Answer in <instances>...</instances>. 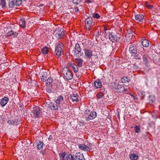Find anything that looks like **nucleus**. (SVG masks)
<instances>
[{
    "label": "nucleus",
    "mask_w": 160,
    "mask_h": 160,
    "mask_svg": "<svg viewBox=\"0 0 160 160\" xmlns=\"http://www.w3.org/2000/svg\"><path fill=\"white\" fill-rule=\"evenodd\" d=\"M26 0H16L15 1L16 5L17 6H19L22 4V1H26Z\"/></svg>",
    "instance_id": "nucleus-37"
},
{
    "label": "nucleus",
    "mask_w": 160,
    "mask_h": 160,
    "mask_svg": "<svg viewBox=\"0 0 160 160\" xmlns=\"http://www.w3.org/2000/svg\"><path fill=\"white\" fill-rule=\"evenodd\" d=\"M53 79L52 78H49L47 81L46 86L47 87H49L50 85L52 84Z\"/></svg>",
    "instance_id": "nucleus-29"
},
{
    "label": "nucleus",
    "mask_w": 160,
    "mask_h": 160,
    "mask_svg": "<svg viewBox=\"0 0 160 160\" xmlns=\"http://www.w3.org/2000/svg\"><path fill=\"white\" fill-rule=\"evenodd\" d=\"M15 1L16 0H9L8 5L10 8H12L14 7L16 5Z\"/></svg>",
    "instance_id": "nucleus-26"
},
{
    "label": "nucleus",
    "mask_w": 160,
    "mask_h": 160,
    "mask_svg": "<svg viewBox=\"0 0 160 160\" xmlns=\"http://www.w3.org/2000/svg\"><path fill=\"white\" fill-rule=\"evenodd\" d=\"M97 116L96 112H95L93 111L90 112L89 114L87 117H86V120L87 121H89L90 120L95 118Z\"/></svg>",
    "instance_id": "nucleus-8"
},
{
    "label": "nucleus",
    "mask_w": 160,
    "mask_h": 160,
    "mask_svg": "<svg viewBox=\"0 0 160 160\" xmlns=\"http://www.w3.org/2000/svg\"><path fill=\"white\" fill-rule=\"evenodd\" d=\"M141 53L140 52L137 51L134 54V58L137 60H140L142 56V55Z\"/></svg>",
    "instance_id": "nucleus-17"
},
{
    "label": "nucleus",
    "mask_w": 160,
    "mask_h": 160,
    "mask_svg": "<svg viewBox=\"0 0 160 160\" xmlns=\"http://www.w3.org/2000/svg\"><path fill=\"white\" fill-rule=\"evenodd\" d=\"M135 19L138 22H142L144 16L143 15L137 14L135 15Z\"/></svg>",
    "instance_id": "nucleus-18"
},
{
    "label": "nucleus",
    "mask_w": 160,
    "mask_h": 160,
    "mask_svg": "<svg viewBox=\"0 0 160 160\" xmlns=\"http://www.w3.org/2000/svg\"><path fill=\"white\" fill-rule=\"evenodd\" d=\"M98 34L99 35H101L103 33H101V32H99V31H98Z\"/></svg>",
    "instance_id": "nucleus-54"
},
{
    "label": "nucleus",
    "mask_w": 160,
    "mask_h": 160,
    "mask_svg": "<svg viewBox=\"0 0 160 160\" xmlns=\"http://www.w3.org/2000/svg\"><path fill=\"white\" fill-rule=\"evenodd\" d=\"M112 86L119 92H122L123 91H126L127 89H125L124 87L121 85L117 84L115 83H112Z\"/></svg>",
    "instance_id": "nucleus-4"
},
{
    "label": "nucleus",
    "mask_w": 160,
    "mask_h": 160,
    "mask_svg": "<svg viewBox=\"0 0 160 160\" xmlns=\"http://www.w3.org/2000/svg\"><path fill=\"white\" fill-rule=\"evenodd\" d=\"M73 65H73L72 63H70L69 65V66L71 67V66H73Z\"/></svg>",
    "instance_id": "nucleus-55"
},
{
    "label": "nucleus",
    "mask_w": 160,
    "mask_h": 160,
    "mask_svg": "<svg viewBox=\"0 0 160 160\" xmlns=\"http://www.w3.org/2000/svg\"><path fill=\"white\" fill-rule=\"evenodd\" d=\"M73 11H74L75 13H77L79 12V9L78 7H75L73 8Z\"/></svg>",
    "instance_id": "nucleus-47"
},
{
    "label": "nucleus",
    "mask_w": 160,
    "mask_h": 160,
    "mask_svg": "<svg viewBox=\"0 0 160 160\" xmlns=\"http://www.w3.org/2000/svg\"><path fill=\"white\" fill-rule=\"evenodd\" d=\"M62 72L67 79L70 80L72 78V73L68 67H64L62 69Z\"/></svg>",
    "instance_id": "nucleus-1"
},
{
    "label": "nucleus",
    "mask_w": 160,
    "mask_h": 160,
    "mask_svg": "<svg viewBox=\"0 0 160 160\" xmlns=\"http://www.w3.org/2000/svg\"><path fill=\"white\" fill-rule=\"evenodd\" d=\"M63 99L62 96L61 95L59 96L58 97L56 101V103L58 105L60 106V102L62 101Z\"/></svg>",
    "instance_id": "nucleus-27"
},
{
    "label": "nucleus",
    "mask_w": 160,
    "mask_h": 160,
    "mask_svg": "<svg viewBox=\"0 0 160 160\" xmlns=\"http://www.w3.org/2000/svg\"><path fill=\"white\" fill-rule=\"evenodd\" d=\"M62 46L61 44H58L56 48L55 52L57 56H59L61 55L62 50Z\"/></svg>",
    "instance_id": "nucleus-9"
},
{
    "label": "nucleus",
    "mask_w": 160,
    "mask_h": 160,
    "mask_svg": "<svg viewBox=\"0 0 160 160\" xmlns=\"http://www.w3.org/2000/svg\"><path fill=\"white\" fill-rule=\"evenodd\" d=\"M95 22L92 21V18L90 17L87 18L85 21V26L86 29L88 31L94 25Z\"/></svg>",
    "instance_id": "nucleus-2"
},
{
    "label": "nucleus",
    "mask_w": 160,
    "mask_h": 160,
    "mask_svg": "<svg viewBox=\"0 0 160 160\" xmlns=\"http://www.w3.org/2000/svg\"><path fill=\"white\" fill-rule=\"evenodd\" d=\"M10 125H14L13 124V120H8L7 122Z\"/></svg>",
    "instance_id": "nucleus-46"
},
{
    "label": "nucleus",
    "mask_w": 160,
    "mask_h": 160,
    "mask_svg": "<svg viewBox=\"0 0 160 160\" xmlns=\"http://www.w3.org/2000/svg\"><path fill=\"white\" fill-rule=\"evenodd\" d=\"M95 56L96 57V58H98V56H97V55H95Z\"/></svg>",
    "instance_id": "nucleus-58"
},
{
    "label": "nucleus",
    "mask_w": 160,
    "mask_h": 160,
    "mask_svg": "<svg viewBox=\"0 0 160 160\" xmlns=\"http://www.w3.org/2000/svg\"><path fill=\"white\" fill-rule=\"evenodd\" d=\"M74 156L76 160H81L83 158V154H81L80 152L76 153Z\"/></svg>",
    "instance_id": "nucleus-20"
},
{
    "label": "nucleus",
    "mask_w": 160,
    "mask_h": 160,
    "mask_svg": "<svg viewBox=\"0 0 160 160\" xmlns=\"http://www.w3.org/2000/svg\"><path fill=\"white\" fill-rule=\"evenodd\" d=\"M103 94L102 92H100L98 94H97V97L98 98H100L103 96Z\"/></svg>",
    "instance_id": "nucleus-43"
},
{
    "label": "nucleus",
    "mask_w": 160,
    "mask_h": 160,
    "mask_svg": "<svg viewBox=\"0 0 160 160\" xmlns=\"http://www.w3.org/2000/svg\"><path fill=\"white\" fill-rule=\"evenodd\" d=\"M109 39L112 42H115L118 41L120 38L112 32L109 35Z\"/></svg>",
    "instance_id": "nucleus-5"
},
{
    "label": "nucleus",
    "mask_w": 160,
    "mask_h": 160,
    "mask_svg": "<svg viewBox=\"0 0 160 160\" xmlns=\"http://www.w3.org/2000/svg\"><path fill=\"white\" fill-rule=\"evenodd\" d=\"M86 2L88 3H89L91 2L90 0H87L86 1Z\"/></svg>",
    "instance_id": "nucleus-52"
},
{
    "label": "nucleus",
    "mask_w": 160,
    "mask_h": 160,
    "mask_svg": "<svg viewBox=\"0 0 160 160\" xmlns=\"http://www.w3.org/2000/svg\"><path fill=\"white\" fill-rule=\"evenodd\" d=\"M9 100V99L7 97H5L3 98L0 102V104L2 107H4L7 104Z\"/></svg>",
    "instance_id": "nucleus-15"
},
{
    "label": "nucleus",
    "mask_w": 160,
    "mask_h": 160,
    "mask_svg": "<svg viewBox=\"0 0 160 160\" xmlns=\"http://www.w3.org/2000/svg\"><path fill=\"white\" fill-rule=\"evenodd\" d=\"M90 112V110L89 109H87L84 112V114H88Z\"/></svg>",
    "instance_id": "nucleus-48"
},
{
    "label": "nucleus",
    "mask_w": 160,
    "mask_h": 160,
    "mask_svg": "<svg viewBox=\"0 0 160 160\" xmlns=\"http://www.w3.org/2000/svg\"><path fill=\"white\" fill-rule=\"evenodd\" d=\"M78 95L77 94L73 93L71 96L70 98L72 102L76 101L78 102L79 101V99L78 98Z\"/></svg>",
    "instance_id": "nucleus-13"
},
{
    "label": "nucleus",
    "mask_w": 160,
    "mask_h": 160,
    "mask_svg": "<svg viewBox=\"0 0 160 160\" xmlns=\"http://www.w3.org/2000/svg\"><path fill=\"white\" fill-rule=\"evenodd\" d=\"M134 128H135V132L138 133L140 132V129L139 126L136 125Z\"/></svg>",
    "instance_id": "nucleus-40"
},
{
    "label": "nucleus",
    "mask_w": 160,
    "mask_h": 160,
    "mask_svg": "<svg viewBox=\"0 0 160 160\" xmlns=\"http://www.w3.org/2000/svg\"><path fill=\"white\" fill-rule=\"evenodd\" d=\"M62 31V32H60V34H58V33H57V32H54V34L55 36L58 38H62L64 35V31Z\"/></svg>",
    "instance_id": "nucleus-19"
},
{
    "label": "nucleus",
    "mask_w": 160,
    "mask_h": 160,
    "mask_svg": "<svg viewBox=\"0 0 160 160\" xmlns=\"http://www.w3.org/2000/svg\"><path fill=\"white\" fill-rule=\"evenodd\" d=\"M75 60L76 61V63L78 65V66L79 67H81L82 65V61L83 60L81 59H78V58H76L75 59Z\"/></svg>",
    "instance_id": "nucleus-23"
},
{
    "label": "nucleus",
    "mask_w": 160,
    "mask_h": 160,
    "mask_svg": "<svg viewBox=\"0 0 160 160\" xmlns=\"http://www.w3.org/2000/svg\"><path fill=\"white\" fill-rule=\"evenodd\" d=\"M20 122L19 120L17 119H14V120H13V124L14 125H17L19 124L20 123Z\"/></svg>",
    "instance_id": "nucleus-42"
},
{
    "label": "nucleus",
    "mask_w": 160,
    "mask_h": 160,
    "mask_svg": "<svg viewBox=\"0 0 160 160\" xmlns=\"http://www.w3.org/2000/svg\"><path fill=\"white\" fill-rule=\"evenodd\" d=\"M59 155L61 160H65L64 157L66 155L65 153L62 152V153H59Z\"/></svg>",
    "instance_id": "nucleus-36"
},
{
    "label": "nucleus",
    "mask_w": 160,
    "mask_h": 160,
    "mask_svg": "<svg viewBox=\"0 0 160 160\" xmlns=\"http://www.w3.org/2000/svg\"><path fill=\"white\" fill-rule=\"evenodd\" d=\"M41 52L43 54H47L48 52V48L47 47H44L41 49Z\"/></svg>",
    "instance_id": "nucleus-25"
},
{
    "label": "nucleus",
    "mask_w": 160,
    "mask_h": 160,
    "mask_svg": "<svg viewBox=\"0 0 160 160\" xmlns=\"http://www.w3.org/2000/svg\"><path fill=\"white\" fill-rule=\"evenodd\" d=\"M129 51L131 54H134L137 51L136 46L133 44L130 45L129 47Z\"/></svg>",
    "instance_id": "nucleus-11"
},
{
    "label": "nucleus",
    "mask_w": 160,
    "mask_h": 160,
    "mask_svg": "<svg viewBox=\"0 0 160 160\" xmlns=\"http://www.w3.org/2000/svg\"><path fill=\"white\" fill-rule=\"evenodd\" d=\"M129 94H131V93L130 92L129 93Z\"/></svg>",
    "instance_id": "nucleus-59"
},
{
    "label": "nucleus",
    "mask_w": 160,
    "mask_h": 160,
    "mask_svg": "<svg viewBox=\"0 0 160 160\" xmlns=\"http://www.w3.org/2000/svg\"><path fill=\"white\" fill-rule=\"evenodd\" d=\"M62 31H64L62 28H58L54 32H57V33L60 34V32H62Z\"/></svg>",
    "instance_id": "nucleus-44"
},
{
    "label": "nucleus",
    "mask_w": 160,
    "mask_h": 160,
    "mask_svg": "<svg viewBox=\"0 0 160 160\" xmlns=\"http://www.w3.org/2000/svg\"><path fill=\"white\" fill-rule=\"evenodd\" d=\"M18 32H13L12 30L8 32L5 35V37H7L8 36H12V37L15 38L18 35Z\"/></svg>",
    "instance_id": "nucleus-10"
},
{
    "label": "nucleus",
    "mask_w": 160,
    "mask_h": 160,
    "mask_svg": "<svg viewBox=\"0 0 160 160\" xmlns=\"http://www.w3.org/2000/svg\"><path fill=\"white\" fill-rule=\"evenodd\" d=\"M148 5L149 4H148V2H145V5L147 7V6H148Z\"/></svg>",
    "instance_id": "nucleus-53"
},
{
    "label": "nucleus",
    "mask_w": 160,
    "mask_h": 160,
    "mask_svg": "<svg viewBox=\"0 0 160 160\" xmlns=\"http://www.w3.org/2000/svg\"><path fill=\"white\" fill-rule=\"evenodd\" d=\"M33 116L34 117L38 118L39 117L41 113V111L38 107H35L33 108L32 111Z\"/></svg>",
    "instance_id": "nucleus-6"
},
{
    "label": "nucleus",
    "mask_w": 160,
    "mask_h": 160,
    "mask_svg": "<svg viewBox=\"0 0 160 160\" xmlns=\"http://www.w3.org/2000/svg\"><path fill=\"white\" fill-rule=\"evenodd\" d=\"M134 31L133 32L131 30H128L127 32V33L126 34V37L127 38V41H129L132 39V37L133 35Z\"/></svg>",
    "instance_id": "nucleus-12"
},
{
    "label": "nucleus",
    "mask_w": 160,
    "mask_h": 160,
    "mask_svg": "<svg viewBox=\"0 0 160 160\" xmlns=\"http://www.w3.org/2000/svg\"><path fill=\"white\" fill-rule=\"evenodd\" d=\"M52 135H50L49 137L48 138V139L49 141H51L52 139Z\"/></svg>",
    "instance_id": "nucleus-51"
},
{
    "label": "nucleus",
    "mask_w": 160,
    "mask_h": 160,
    "mask_svg": "<svg viewBox=\"0 0 160 160\" xmlns=\"http://www.w3.org/2000/svg\"><path fill=\"white\" fill-rule=\"evenodd\" d=\"M121 81L123 83L128 82L130 81V78L129 77H125L121 78Z\"/></svg>",
    "instance_id": "nucleus-30"
},
{
    "label": "nucleus",
    "mask_w": 160,
    "mask_h": 160,
    "mask_svg": "<svg viewBox=\"0 0 160 160\" xmlns=\"http://www.w3.org/2000/svg\"><path fill=\"white\" fill-rule=\"evenodd\" d=\"M104 29L105 31V33H106V31L107 30H108V29H106V28L105 27H104Z\"/></svg>",
    "instance_id": "nucleus-56"
},
{
    "label": "nucleus",
    "mask_w": 160,
    "mask_h": 160,
    "mask_svg": "<svg viewBox=\"0 0 160 160\" xmlns=\"http://www.w3.org/2000/svg\"><path fill=\"white\" fill-rule=\"evenodd\" d=\"M92 17L93 18L99 19L100 18V16L99 15V14L97 13H94L92 16Z\"/></svg>",
    "instance_id": "nucleus-41"
},
{
    "label": "nucleus",
    "mask_w": 160,
    "mask_h": 160,
    "mask_svg": "<svg viewBox=\"0 0 160 160\" xmlns=\"http://www.w3.org/2000/svg\"><path fill=\"white\" fill-rule=\"evenodd\" d=\"M47 92L51 93L52 92V90L50 88H47Z\"/></svg>",
    "instance_id": "nucleus-50"
},
{
    "label": "nucleus",
    "mask_w": 160,
    "mask_h": 160,
    "mask_svg": "<svg viewBox=\"0 0 160 160\" xmlns=\"http://www.w3.org/2000/svg\"><path fill=\"white\" fill-rule=\"evenodd\" d=\"M147 7L149 9H152L153 8V6L149 4L147 6Z\"/></svg>",
    "instance_id": "nucleus-49"
},
{
    "label": "nucleus",
    "mask_w": 160,
    "mask_h": 160,
    "mask_svg": "<svg viewBox=\"0 0 160 160\" xmlns=\"http://www.w3.org/2000/svg\"><path fill=\"white\" fill-rule=\"evenodd\" d=\"M81 159V160H85V158H84V157H83V158H82Z\"/></svg>",
    "instance_id": "nucleus-57"
},
{
    "label": "nucleus",
    "mask_w": 160,
    "mask_h": 160,
    "mask_svg": "<svg viewBox=\"0 0 160 160\" xmlns=\"http://www.w3.org/2000/svg\"><path fill=\"white\" fill-rule=\"evenodd\" d=\"M65 160H76L74 156L71 154L67 155L65 158Z\"/></svg>",
    "instance_id": "nucleus-24"
},
{
    "label": "nucleus",
    "mask_w": 160,
    "mask_h": 160,
    "mask_svg": "<svg viewBox=\"0 0 160 160\" xmlns=\"http://www.w3.org/2000/svg\"><path fill=\"white\" fill-rule=\"evenodd\" d=\"M143 61L144 62L145 64H147L148 63V61L147 58V56L145 54L142 55Z\"/></svg>",
    "instance_id": "nucleus-35"
},
{
    "label": "nucleus",
    "mask_w": 160,
    "mask_h": 160,
    "mask_svg": "<svg viewBox=\"0 0 160 160\" xmlns=\"http://www.w3.org/2000/svg\"><path fill=\"white\" fill-rule=\"evenodd\" d=\"M130 158L132 160H136L138 158V156L135 154L133 153L130 154Z\"/></svg>",
    "instance_id": "nucleus-33"
},
{
    "label": "nucleus",
    "mask_w": 160,
    "mask_h": 160,
    "mask_svg": "<svg viewBox=\"0 0 160 160\" xmlns=\"http://www.w3.org/2000/svg\"><path fill=\"white\" fill-rule=\"evenodd\" d=\"M59 105H58L57 104L55 103H51L50 106V108L52 110H57L58 109V107H59Z\"/></svg>",
    "instance_id": "nucleus-22"
},
{
    "label": "nucleus",
    "mask_w": 160,
    "mask_h": 160,
    "mask_svg": "<svg viewBox=\"0 0 160 160\" xmlns=\"http://www.w3.org/2000/svg\"><path fill=\"white\" fill-rule=\"evenodd\" d=\"M43 143L41 141H39L37 142V148L41 150L43 148Z\"/></svg>",
    "instance_id": "nucleus-31"
},
{
    "label": "nucleus",
    "mask_w": 160,
    "mask_h": 160,
    "mask_svg": "<svg viewBox=\"0 0 160 160\" xmlns=\"http://www.w3.org/2000/svg\"><path fill=\"white\" fill-rule=\"evenodd\" d=\"M83 0H73V2L74 3L76 4H78L80 2H82Z\"/></svg>",
    "instance_id": "nucleus-45"
},
{
    "label": "nucleus",
    "mask_w": 160,
    "mask_h": 160,
    "mask_svg": "<svg viewBox=\"0 0 160 160\" xmlns=\"http://www.w3.org/2000/svg\"><path fill=\"white\" fill-rule=\"evenodd\" d=\"M1 1L0 4L2 6V8L6 7V2L5 0H0Z\"/></svg>",
    "instance_id": "nucleus-39"
},
{
    "label": "nucleus",
    "mask_w": 160,
    "mask_h": 160,
    "mask_svg": "<svg viewBox=\"0 0 160 160\" xmlns=\"http://www.w3.org/2000/svg\"><path fill=\"white\" fill-rule=\"evenodd\" d=\"M41 79L43 82H45L47 79V73L45 72H42L41 73Z\"/></svg>",
    "instance_id": "nucleus-16"
},
{
    "label": "nucleus",
    "mask_w": 160,
    "mask_h": 160,
    "mask_svg": "<svg viewBox=\"0 0 160 160\" xmlns=\"http://www.w3.org/2000/svg\"><path fill=\"white\" fill-rule=\"evenodd\" d=\"M94 86L97 88H100L102 86V83L101 81L98 79L94 82Z\"/></svg>",
    "instance_id": "nucleus-21"
},
{
    "label": "nucleus",
    "mask_w": 160,
    "mask_h": 160,
    "mask_svg": "<svg viewBox=\"0 0 160 160\" xmlns=\"http://www.w3.org/2000/svg\"><path fill=\"white\" fill-rule=\"evenodd\" d=\"M74 52V55L77 58L80 57L82 55L81 49L80 45L78 43L76 44Z\"/></svg>",
    "instance_id": "nucleus-3"
},
{
    "label": "nucleus",
    "mask_w": 160,
    "mask_h": 160,
    "mask_svg": "<svg viewBox=\"0 0 160 160\" xmlns=\"http://www.w3.org/2000/svg\"><path fill=\"white\" fill-rule=\"evenodd\" d=\"M137 51L142 52L144 51V48L141 45H139L137 47Z\"/></svg>",
    "instance_id": "nucleus-32"
},
{
    "label": "nucleus",
    "mask_w": 160,
    "mask_h": 160,
    "mask_svg": "<svg viewBox=\"0 0 160 160\" xmlns=\"http://www.w3.org/2000/svg\"><path fill=\"white\" fill-rule=\"evenodd\" d=\"M20 25L22 28H24L25 26V21L24 19H22L20 22Z\"/></svg>",
    "instance_id": "nucleus-34"
},
{
    "label": "nucleus",
    "mask_w": 160,
    "mask_h": 160,
    "mask_svg": "<svg viewBox=\"0 0 160 160\" xmlns=\"http://www.w3.org/2000/svg\"><path fill=\"white\" fill-rule=\"evenodd\" d=\"M85 55L86 58L90 59L92 55V51L90 49L85 48L84 49Z\"/></svg>",
    "instance_id": "nucleus-7"
},
{
    "label": "nucleus",
    "mask_w": 160,
    "mask_h": 160,
    "mask_svg": "<svg viewBox=\"0 0 160 160\" xmlns=\"http://www.w3.org/2000/svg\"><path fill=\"white\" fill-rule=\"evenodd\" d=\"M71 67L72 68L73 70L75 73H76L78 72V66L75 65L71 66Z\"/></svg>",
    "instance_id": "nucleus-38"
},
{
    "label": "nucleus",
    "mask_w": 160,
    "mask_h": 160,
    "mask_svg": "<svg viewBox=\"0 0 160 160\" xmlns=\"http://www.w3.org/2000/svg\"><path fill=\"white\" fill-rule=\"evenodd\" d=\"M142 45L144 47H148L149 44L148 41L146 39H143L142 41Z\"/></svg>",
    "instance_id": "nucleus-28"
},
{
    "label": "nucleus",
    "mask_w": 160,
    "mask_h": 160,
    "mask_svg": "<svg viewBox=\"0 0 160 160\" xmlns=\"http://www.w3.org/2000/svg\"><path fill=\"white\" fill-rule=\"evenodd\" d=\"M78 147L81 149L85 151H88L91 149V148L86 146L85 144H80L78 146Z\"/></svg>",
    "instance_id": "nucleus-14"
}]
</instances>
